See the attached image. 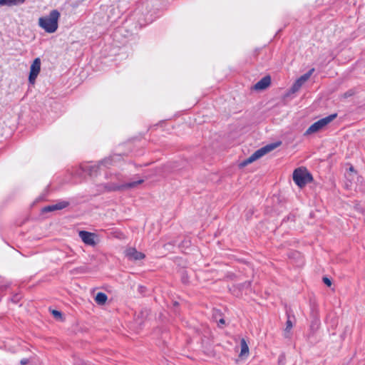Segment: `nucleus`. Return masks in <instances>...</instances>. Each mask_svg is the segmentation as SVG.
Returning <instances> with one entry per match:
<instances>
[{"label": "nucleus", "instance_id": "22", "mask_svg": "<svg viewBox=\"0 0 365 365\" xmlns=\"http://www.w3.org/2000/svg\"><path fill=\"white\" fill-rule=\"evenodd\" d=\"M219 322H220V324H225V320H224V319H221L219 321Z\"/></svg>", "mask_w": 365, "mask_h": 365}, {"label": "nucleus", "instance_id": "16", "mask_svg": "<svg viewBox=\"0 0 365 365\" xmlns=\"http://www.w3.org/2000/svg\"><path fill=\"white\" fill-rule=\"evenodd\" d=\"M323 282H324V283L326 285H327L328 287H330V286L331 285V280H330L329 278H327V277H324V278H323Z\"/></svg>", "mask_w": 365, "mask_h": 365}, {"label": "nucleus", "instance_id": "5", "mask_svg": "<svg viewBox=\"0 0 365 365\" xmlns=\"http://www.w3.org/2000/svg\"><path fill=\"white\" fill-rule=\"evenodd\" d=\"M314 69L312 68L307 73L300 76L292 85L289 90L290 93H294L299 91L302 86L309 80Z\"/></svg>", "mask_w": 365, "mask_h": 365}, {"label": "nucleus", "instance_id": "20", "mask_svg": "<svg viewBox=\"0 0 365 365\" xmlns=\"http://www.w3.org/2000/svg\"><path fill=\"white\" fill-rule=\"evenodd\" d=\"M352 95H353V92H352L351 91H348L347 93H346L344 94V96H345L346 97L351 96H352Z\"/></svg>", "mask_w": 365, "mask_h": 365}, {"label": "nucleus", "instance_id": "19", "mask_svg": "<svg viewBox=\"0 0 365 365\" xmlns=\"http://www.w3.org/2000/svg\"><path fill=\"white\" fill-rule=\"evenodd\" d=\"M7 0H0V6H6Z\"/></svg>", "mask_w": 365, "mask_h": 365}, {"label": "nucleus", "instance_id": "15", "mask_svg": "<svg viewBox=\"0 0 365 365\" xmlns=\"http://www.w3.org/2000/svg\"><path fill=\"white\" fill-rule=\"evenodd\" d=\"M26 0H7L6 6H11L22 4Z\"/></svg>", "mask_w": 365, "mask_h": 365}, {"label": "nucleus", "instance_id": "4", "mask_svg": "<svg viewBox=\"0 0 365 365\" xmlns=\"http://www.w3.org/2000/svg\"><path fill=\"white\" fill-rule=\"evenodd\" d=\"M336 117V114H331L329 116H327L324 118L319 120L318 121L313 123L304 133L305 135H309L313 133H316L321 130H322L324 127H326L329 123H331L335 118Z\"/></svg>", "mask_w": 365, "mask_h": 365}, {"label": "nucleus", "instance_id": "7", "mask_svg": "<svg viewBox=\"0 0 365 365\" xmlns=\"http://www.w3.org/2000/svg\"><path fill=\"white\" fill-rule=\"evenodd\" d=\"M125 256L129 259V260H141L143 259L145 257V255L141 252H138L135 248L134 247H128L125 250Z\"/></svg>", "mask_w": 365, "mask_h": 365}, {"label": "nucleus", "instance_id": "9", "mask_svg": "<svg viewBox=\"0 0 365 365\" xmlns=\"http://www.w3.org/2000/svg\"><path fill=\"white\" fill-rule=\"evenodd\" d=\"M78 235L85 244L92 246L96 245V235L94 233L86 231H80Z\"/></svg>", "mask_w": 365, "mask_h": 365}, {"label": "nucleus", "instance_id": "8", "mask_svg": "<svg viewBox=\"0 0 365 365\" xmlns=\"http://www.w3.org/2000/svg\"><path fill=\"white\" fill-rule=\"evenodd\" d=\"M144 182V180L140 179L135 181L117 185L113 187V190H130L137 187L139 185L142 184Z\"/></svg>", "mask_w": 365, "mask_h": 365}, {"label": "nucleus", "instance_id": "23", "mask_svg": "<svg viewBox=\"0 0 365 365\" xmlns=\"http://www.w3.org/2000/svg\"><path fill=\"white\" fill-rule=\"evenodd\" d=\"M349 170H350V171H353V170H354L353 167H351V168H349Z\"/></svg>", "mask_w": 365, "mask_h": 365}, {"label": "nucleus", "instance_id": "17", "mask_svg": "<svg viewBox=\"0 0 365 365\" xmlns=\"http://www.w3.org/2000/svg\"><path fill=\"white\" fill-rule=\"evenodd\" d=\"M30 359H23L21 360L20 363L21 365H27L29 364H30Z\"/></svg>", "mask_w": 365, "mask_h": 365}, {"label": "nucleus", "instance_id": "18", "mask_svg": "<svg viewBox=\"0 0 365 365\" xmlns=\"http://www.w3.org/2000/svg\"><path fill=\"white\" fill-rule=\"evenodd\" d=\"M52 314L55 317H61V314L60 312L57 311V310H53L52 311Z\"/></svg>", "mask_w": 365, "mask_h": 365}, {"label": "nucleus", "instance_id": "13", "mask_svg": "<svg viewBox=\"0 0 365 365\" xmlns=\"http://www.w3.org/2000/svg\"><path fill=\"white\" fill-rule=\"evenodd\" d=\"M107 295L103 292H98L96 297H95V301L97 304H104L106 301H107Z\"/></svg>", "mask_w": 365, "mask_h": 365}, {"label": "nucleus", "instance_id": "10", "mask_svg": "<svg viewBox=\"0 0 365 365\" xmlns=\"http://www.w3.org/2000/svg\"><path fill=\"white\" fill-rule=\"evenodd\" d=\"M271 84V78L269 76L263 77L260 81L255 83L253 89L255 91H262L268 88Z\"/></svg>", "mask_w": 365, "mask_h": 365}, {"label": "nucleus", "instance_id": "1", "mask_svg": "<svg viewBox=\"0 0 365 365\" xmlns=\"http://www.w3.org/2000/svg\"><path fill=\"white\" fill-rule=\"evenodd\" d=\"M61 16L60 12L53 9L48 15L43 16L38 19V24L40 28L46 33L53 34L58 28V21Z\"/></svg>", "mask_w": 365, "mask_h": 365}, {"label": "nucleus", "instance_id": "21", "mask_svg": "<svg viewBox=\"0 0 365 365\" xmlns=\"http://www.w3.org/2000/svg\"><path fill=\"white\" fill-rule=\"evenodd\" d=\"M96 169H97V168H96V167H93V168H91V173H89V174H90V175H92V173H91L92 170H95V171H96Z\"/></svg>", "mask_w": 365, "mask_h": 365}, {"label": "nucleus", "instance_id": "3", "mask_svg": "<svg viewBox=\"0 0 365 365\" xmlns=\"http://www.w3.org/2000/svg\"><path fill=\"white\" fill-rule=\"evenodd\" d=\"M293 180L299 187H303L312 180V177L307 169L299 168L294 171Z\"/></svg>", "mask_w": 365, "mask_h": 365}, {"label": "nucleus", "instance_id": "6", "mask_svg": "<svg viewBox=\"0 0 365 365\" xmlns=\"http://www.w3.org/2000/svg\"><path fill=\"white\" fill-rule=\"evenodd\" d=\"M41 71V60L38 58H36L33 61L31 68H30V73L29 77V81L31 83L34 84L35 81L40 73Z\"/></svg>", "mask_w": 365, "mask_h": 365}, {"label": "nucleus", "instance_id": "12", "mask_svg": "<svg viewBox=\"0 0 365 365\" xmlns=\"http://www.w3.org/2000/svg\"><path fill=\"white\" fill-rule=\"evenodd\" d=\"M241 350L239 356L241 358L247 357L249 355V347L245 339L240 341Z\"/></svg>", "mask_w": 365, "mask_h": 365}, {"label": "nucleus", "instance_id": "11", "mask_svg": "<svg viewBox=\"0 0 365 365\" xmlns=\"http://www.w3.org/2000/svg\"><path fill=\"white\" fill-rule=\"evenodd\" d=\"M68 205V202L66 201L59 202L56 204L51 205L43 208L45 212H51L54 210H62Z\"/></svg>", "mask_w": 365, "mask_h": 365}, {"label": "nucleus", "instance_id": "14", "mask_svg": "<svg viewBox=\"0 0 365 365\" xmlns=\"http://www.w3.org/2000/svg\"><path fill=\"white\" fill-rule=\"evenodd\" d=\"M293 324L290 319H287L286 322V327L284 329V336L289 338L290 336V331L292 329Z\"/></svg>", "mask_w": 365, "mask_h": 365}, {"label": "nucleus", "instance_id": "2", "mask_svg": "<svg viewBox=\"0 0 365 365\" xmlns=\"http://www.w3.org/2000/svg\"><path fill=\"white\" fill-rule=\"evenodd\" d=\"M281 145V142H276L273 143L268 144L259 150H256L253 154H252L249 158H247L246 160H243L240 163L241 167H245L248 164H250L255 160L259 159L264 155L267 154L268 153L272 151L277 147H279Z\"/></svg>", "mask_w": 365, "mask_h": 365}]
</instances>
